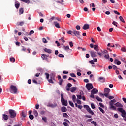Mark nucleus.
Wrapping results in <instances>:
<instances>
[{
	"mask_svg": "<svg viewBox=\"0 0 126 126\" xmlns=\"http://www.w3.org/2000/svg\"><path fill=\"white\" fill-rule=\"evenodd\" d=\"M63 117L64 118H66L67 119L69 118V116H68V115H67V113H63Z\"/></svg>",
	"mask_w": 126,
	"mask_h": 126,
	"instance_id": "c85d7f7f",
	"label": "nucleus"
},
{
	"mask_svg": "<svg viewBox=\"0 0 126 126\" xmlns=\"http://www.w3.org/2000/svg\"><path fill=\"white\" fill-rule=\"evenodd\" d=\"M91 106L92 109H93V110H94V109L96 108V106L93 103H91Z\"/></svg>",
	"mask_w": 126,
	"mask_h": 126,
	"instance_id": "473e14b6",
	"label": "nucleus"
},
{
	"mask_svg": "<svg viewBox=\"0 0 126 126\" xmlns=\"http://www.w3.org/2000/svg\"><path fill=\"white\" fill-rule=\"evenodd\" d=\"M47 57V55L46 54H42L41 58H42L43 60H45Z\"/></svg>",
	"mask_w": 126,
	"mask_h": 126,
	"instance_id": "e433bc0d",
	"label": "nucleus"
},
{
	"mask_svg": "<svg viewBox=\"0 0 126 126\" xmlns=\"http://www.w3.org/2000/svg\"><path fill=\"white\" fill-rule=\"evenodd\" d=\"M54 19H55V17H54V16L51 17V18L49 19V21L50 22H52L53 21V20H54Z\"/></svg>",
	"mask_w": 126,
	"mask_h": 126,
	"instance_id": "864d4df0",
	"label": "nucleus"
},
{
	"mask_svg": "<svg viewBox=\"0 0 126 126\" xmlns=\"http://www.w3.org/2000/svg\"><path fill=\"white\" fill-rule=\"evenodd\" d=\"M98 109H99V111H100L101 112V113H102V114H105V110H104V109H103L101 107H98Z\"/></svg>",
	"mask_w": 126,
	"mask_h": 126,
	"instance_id": "2f4dec72",
	"label": "nucleus"
},
{
	"mask_svg": "<svg viewBox=\"0 0 126 126\" xmlns=\"http://www.w3.org/2000/svg\"><path fill=\"white\" fill-rule=\"evenodd\" d=\"M99 104L100 107H101V108H105V106H104V105H103V103L100 102L99 103Z\"/></svg>",
	"mask_w": 126,
	"mask_h": 126,
	"instance_id": "4d7b16f0",
	"label": "nucleus"
},
{
	"mask_svg": "<svg viewBox=\"0 0 126 126\" xmlns=\"http://www.w3.org/2000/svg\"><path fill=\"white\" fill-rule=\"evenodd\" d=\"M29 119H30V120H33L34 119V115H33L32 114L29 115Z\"/></svg>",
	"mask_w": 126,
	"mask_h": 126,
	"instance_id": "58836bf2",
	"label": "nucleus"
},
{
	"mask_svg": "<svg viewBox=\"0 0 126 126\" xmlns=\"http://www.w3.org/2000/svg\"><path fill=\"white\" fill-rule=\"evenodd\" d=\"M32 34H34V31L33 30H31L29 33V35H31Z\"/></svg>",
	"mask_w": 126,
	"mask_h": 126,
	"instance_id": "774afa93",
	"label": "nucleus"
},
{
	"mask_svg": "<svg viewBox=\"0 0 126 126\" xmlns=\"http://www.w3.org/2000/svg\"><path fill=\"white\" fill-rule=\"evenodd\" d=\"M110 89L109 88H105L104 89V93H110Z\"/></svg>",
	"mask_w": 126,
	"mask_h": 126,
	"instance_id": "4be33fe9",
	"label": "nucleus"
},
{
	"mask_svg": "<svg viewBox=\"0 0 126 126\" xmlns=\"http://www.w3.org/2000/svg\"><path fill=\"white\" fill-rule=\"evenodd\" d=\"M77 89V88L76 87H72L70 89V91H71V92H75V91H76Z\"/></svg>",
	"mask_w": 126,
	"mask_h": 126,
	"instance_id": "2eb2a0df",
	"label": "nucleus"
},
{
	"mask_svg": "<svg viewBox=\"0 0 126 126\" xmlns=\"http://www.w3.org/2000/svg\"><path fill=\"white\" fill-rule=\"evenodd\" d=\"M69 104L71 107H72L73 108H74V104L72 103V102L69 101Z\"/></svg>",
	"mask_w": 126,
	"mask_h": 126,
	"instance_id": "c9c22d12",
	"label": "nucleus"
},
{
	"mask_svg": "<svg viewBox=\"0 0 126 126\" xmlns=\"http://www.w3.org/2000/svg\"><path fill=\"white\" fill-rule=\"evenodd\" d=\"M114 63L115 64H117V65H120L121 63V61H119L117 59L114 60Z\"/></svg>",
	"mask_w": 126,
	"mask_h": 126,
	"instance_id": "ddd939ff",
	"label": "nucleus"
},
{
	"mask_svg": "<svg viewBox=\"0 0 126 126\" xmlns=\"http://www.w3.org/2000/svg\"><path fill=\"white\" fill-rule=\"evenodd\" d=\"M119 19L120 21H122V22H123L124 23H125V20H124V18H123V17L122 16H120L119 17Z\"/></svg>",
	"mask_w": 126,
	"mask_h": 126,
	"instance_id": "f704fd0d",
	"label": "nucleus"
},
{
	"mask_svg": "<svg viewBox=\"0 0 126 126\" xmlns=\"http://www.w3.org/2000/svg\"><path fill=\"white\" fill-rule=\"evenodd\" d=\"M94 50H95L96 52H98V51H99V49H98V45L96 44L94 45Z\"/></svg>",
	"mask_w": 126,
	"mask_h": 126,
	"instance_id": "a19ab883",
	"label": "nucleus"
},
{
	"mask_svg": "<svg viewBox=\"0 0 126 126\" xmlns=\"http://www.w3.org/2000/svg\"><path fill=\"white\" fill-rule=\"evenodd\" d=\"M61 101L63 106H67V100H65L63 98V94H61Z\"/></svg>",
	"mask_w": 126,
	"mask_h": 126,
	"instance_id": "39448f33",
	"label": "nucleus"
},
{
	"mask_svg": "<svg viewBox=\"0 0 126 126\" xmlns=\"http://www.w3.org/2000/svg\"><path fill=\"white\" fill-rule=\"evenodd\" d=\"M54 24L57 28H61V27L60 26V24L59 23L57 22V21H55L54 22Z\"/></svg>",
	"mask_w": 126,
	"mask_h": 126,
	"instance_id": "a211bd4d",
	"label": "nucleus"
},
{
	"mask_svg": "<svg viewBox=\"0 0 126 126\" xmlns=\"http://www.w3.org/2000/svg\"><path fill=\"white\" fill-rule=\"evenodd\" d=\"M10 61L11 63H14L15 62V59L13 57L10 58Z\"/></svg>",
	"mask_w": 126,
	"mask_h": 126,
	"instance_id": "72a5a7b5",
	"label": "nucleus"
},
{
	"mask_svg": "<svg viewBox=\"0 0 126 126\" xmlns=\"http://www.w3.org/2000/svg\"><path fill=\"white\" fill-rule=\"evenodd\" d=\"M109 100H112V99H114V96H110L107 97Z\"/></svg>",
	"mask_w": 126,
	"mask_h": 126,
	"instance_id": "69168bd1",
	"label": "nucleus"
},
{
	"mask_svg": "<svg viewBox=\"0 0 126 126\" xmlns=\"http://www.w3.org/2000/svg\"><path fill=\"white\" fill-rule=\"evenodd\" d=\"M16 25L18 26H23V25H24V21H21V22H19L17 23Z\"/></svg>",
	"mask_w": 126,
	"mask_h": 126,
	"instance_id": "6ab92c4d",
	"label": "nucleus"
},
{
	"mask_svg": "<svg viewBox=\"0 0 126 126\" xmlns=\"http://www.w3.org/2000/svg\"><path fill=\"white\" fill-rule=\"evenodd\" d=\"M9 90L11 93H14V94H16V93H17V88L15 86L12 85H11Z\"/></svg>",
	"mask_w": 126,
	"mask_h": 126,
	"instance_id": "7ed1b4c3",
	"label": "nucleus"
},
{
	"mask_svg": "<svg viewBox=\"0 0 126 126\" xmlns=\"http://www.w3.org/2000/svg\"><path fill=\"white\" fill-rule=\"evenodd\" d=\"M60 41H62L63 43H65V40H64L63 37H62L60 39Z\"/></svg>",
	"mask_w": 126,
	"mask_h": 126,
	"instance_id": "bf43d9fd",
	"label": "nucleus"
},
{
	"mask_svg": "<svg viewBox=\"0 0 126 126\" xmlns=\"http://www.w3.org/2000/svg\"><path fill=\"white\" fill-rule=\"evenodd\" d=\"M15 6L17 9H18V8H19V6H20V3L15 2Z\"/></svg>",
	"mask_w": 126,
	"mask_h": 126,
	"instance_id": "a878e982",
	"label": "nucleus"
},
{
	"mask_svg": "<svg viewBox=\"0 0 126 126\" xmlns=\"http://www.w3.org/2000/svg\"><path fill=\"white\" fill-rule=\"evenodd\" d=\"M117 110L118 112H120L122 113L121 116L124 118V121H126V111L122 107L118 108Z\"/></svg>",
	"mask_w": 126,
	"mask_h": 126,
	"instance_id": "f257e3e1",
	"label": "nucleus"
},
{
	"mask_svg": "<svg viewBox=\"0 0 126 126\" xmlns=\"http://www.w3.org/2000/svg\"><path fill=\"white\" fill-rule=\"evenodd\" d=\"M72 34H74V35H75V36H76L78 38H79V37L80 36L79 32L77 31H73Z\"/></svg>",
	"mask_w": 126,
	"mask_h": 126,
	"instance_id": "9d476101",
	"label": "nucleus"
},
{
	"mask_svg": "<svg viewBox=\"0 0 126 126\" xmlns=\"http://www.w3.org/2000/svg\"><path fill=\"white\" fill-rule=\"evenodd\" d=\"M77 104H78L79 105H81V101L80 100H77Z\"/></svg>",
	"mask_w": 126,
	"mask_h": 126,
	"instance_id": "0e129e2a",
	"label": "nucleus"
},
{
	"mask_svg": "<svg viewBox=\"0 0 126 126\" xmlns=\"http://www.w3.org/2000/svg\"><path fill=\"white\" fill-rule=\"evenodd\" d=\"M72 101L74 103H75V100H76V96H75V94H73L72 97Z\"/></svg>",
	"mask_w": 126,
	"mask_h": 126,
	"instance_id": "393cba45",
	"label": "nucleus"
},
{
	"mask_svg": "<svg viewBox=\"0 0 126 126\" xmlns=\"http://www.w3.org/2000/svg\"><path fill=\"white\" fill-rule=\"evenodd\" d=\"M57 106H58V104H57V103H54V104L49 103L47 105V107H49L50 108H56V107H57Z\"/></svg>",
	"mask_w": 126,
	"mask_h": 126,
	"instance_id": "9b49d317",
	"label": "nucleus"
},
{
	"mask_svg": "<svg viewBox=\"0 0 126 126\" xmlns=\"http://www.w3.org/2000/svg\"><path fill=\"white\" fill-rule=\"evenodd\" d=\"M115 106H116V107H123V105L120 103V102H117L115 103Z\"/></svg>",
	"mask_w": 126,
	"mask_h": 126,
	"instance_id": "bb28decb",
	"label": "nucleus"
},
{
	"mask_svg": "<svg viewBox=\"0 0 126 126\" xmlns=\"http://www.w3.org/2000/svg\"><path fill=\"white\" fill-rule=\"evenodd\" d=\"M44 51L46 53H48V54H51L52 53V50H51V49H48L47 48L44 49Z\"/></svg>",
	"mask_w": 126,
	"mask_h": 126,
	"instance_id": "5701e85b",
	"label": "nucleus"
},
{
	"mask_svg": "<svg viewBox=\"0 0 126 126\" xmlns=\"http://www.w3.org/2000/svg\"><path fill=\"white\" fill-rule=\"evenodd\" d=\"M63 48L65 50V51H68V50H69V46H63Z\"/></svg>",
	"mask_w": 126,
	"mask_h": 126,
	"instance_id": "7c9ffc66",
	"label": "nucleus"
},
{
	"mask_svg": "<svg viewBox=\"0 0 126 126\" xmlns=\"http://www.w3.org/2000/svg\"><path fill=\"white\" fill-rule=\"evenodd\" d=\"M44 74L46 76V79H49V78L50 77V74H49V73H45Z\"/></svg>",
	"mask_w": 126,
	"mask_h": 126,
	"instance_id": "49530a36",
	"label": "nucleus"
},
{
	"mask_svg": "<svg viewBox=\"0 0 126 126\" xmlns=\"http://www.w3.org/2000/svg\"><path fill=\"white\" fill-rule=\"evenodd\" d=\"M63 80L60 79L59 82V85H62V84L63 83Z\"/></svg>",
	"mask_w": 126,
	"mask_h": 126,
	"instance_id": "13d9d810",
	"label": "nucleus"
},
{
	"mask_svg": "<svg viewBox=\"0 0 126 126\" xmlns=\"http://www.w3.org/2000/svg\"><path fill=\"white\" fill-rule=\"evenodd\" d=\"M21 116L23 117V118H26V116H27V110H23L21 113Z\"/></svg>",
	"mask_w": 126,
	"mask_h": 126,
	"instance_id": "6e6552de",
	"label": "nucleus"
},
{
	"mask_svg": "<svg viewBox=\"0 0 126 126\" xmlns=\"http://www.w3.org/2000/svg\"><path fill=\"white\" fill-rule=\"evenodd\" d=\"M98 89L94 88H93L91 93V95L90 96V98H92V99H94L95 98V96H94V94H97L98 93Z\"/></svg>",
	"mask_w": 126,
	"mask_h": 126,
	"instance_id": "f03ea898",
	"label": "nucleus"
},
{
	"mask_svg": "<svg viewBox=\"0 0 126 126\" xmlns=\"http://www.w3.org/2000/svg\"><path fill=\"white\" fill-rule=\"evenodd\" d=\"M104 58L108 60V59H109L110 58V56L109 55V54H105L104 55Z\"/></svg>",
	"mask_w": 126,
	"mask_h": 126,
	"instance_id": "ea45409f",
	"label": "nucleus"
},
{
	"mask_svg": "<svg viewBox=\"0 0 126 126\" xmlns=\"http://www.w3.org/2000/svg\"><path fill=\"white\" fill-rule=\"evenodd\" d=\"M58 57H59V58H64V55H63L62 54H59L58 55Z\"/></svg>",
	"mask_w": 126,
	"mask_h": 126,
	"instance_id": "de8ad7c7",
	"label": "nucleus"
},
{
	"mask_svg": "<svg viewBox=\"0 0 126 126\" xmlns=\"http://www.w3.org/2000/svg\"><path fill=\"white\" fill-rule=\"evenodd\" d=\"M98 81H100V82L104 83V82H106V79L103 77H100L98 78Z\"/></svg>",
	"mask_w": 126,
	"mask_h": 126,
	"instance_id": "f8f14e48",
	"label": "nucleus"
},
{
	"mask_svg": "<svg viewBox=\"0 0 126 126\" xmlns=\"http://www.w3.org/2000/svg\"><path fill=\"white\" fill-rule=\"evenodd\" d=\"M42 120L45 122V123H47V118L46 117H42Z\"/></svg>",
	"mask_w": 126,
	"mask_h": 126,
	"instance_id": "052dcab7",
	"label": "nucleus"
},
{
	"mask_svg": "<svg viewBox=\"0 0 126 126\" xmlns=\"http://www.w3.org/2000/svg\"><path fill=\"white\" fill-rule=\"evenodd\" d=\"M2 117L3 120H4L5 121H7L8 120V115L6 114H2Z\"/></svg>",
	"mask_w": 126,
	"mask_h": 126,
	"instance_id": "dca6fc26",
	"label": "nucleus"
},
{
	"mask_svg": "<svg viewBox=\"0 0 126 126\" xmlns=\"http://www.w3.org/2000/svg\"><path fill=\"white\" fill-rule=\"evenodd\" d=\"M84 117H85L86 118H87L88 119H90L92 118V116L91 115H85Z\"/></svg>",
	"mask_w": 126,
	"mask_h": 126,
	"instance_id": "8fccbe9b",
	"label": "nucleus"
},
{
	"mask_svg": "<svg viewBox=\"0 0 126 126\" xmlns=\"http://www.w3.org/2000/svg\"><path fill=\"white\" fill-rule=\"evenodd\" d=\"M76 28L77 30H80V26L79 25H77L76 26Z\"/></svg>",
	"mask_w": 126,
	"mask_h": 126,
	"instance_id": "e2e57ef3",
	"label": "nucleus"
},
{
	"mask_svg": "<svg viewBox=\"0 0 126 126\" xmlns=\"http://www.w3.org/2000/svg\"><path fill=\"white\" fill-rule=\"evenodd\" d=\"M20 1L25 2V3H30V1H29V0H20Z\"/></svg>",
	"mask_w": 126,
	"mask_h": 126,
	"instance_id": "c756f323",
	"label": "nucleus"
},
{
	"mask_svg": "<svg viewBox=\"0 0 126 126\" xmlns=\"http://www.w3.org/2000/svg\"><path fill=\"white\" fill-rule=\"evenodd\" d=\"M90 54L92 58H96L97 57V53L94 51L92 50L90 51Z\"/></svg>",
	"mask_w": 126,
	"mask_h": 126,
	"instance_id": "0eeeda50",
	"label": "nucleus"
},
{
	"mask_svg": "<svg viewBox=\"0 0 126 126\" xmlns=\"http://www.w3.org/2000/svg\"><path fill=\"white\" fill-rule=\"evenodd\" d=\"M69 45L70 47H71V48H72V47H73V43L72 42V41L70 42L69 43Z\"/></svg>",
	"mask_w": 126,
	"mask_h": 126,
	"instance_id": "09e8293b",
	"label": "nucleus"
},
{
	"mask_svg": "<svg viewBox=\"0 0 126 126\" xmlns=\"http://www.w3.org/2000/svg\"><path fill=\"white\" fill-rule=\"evenodd\" d=\"M95 99L98 101V102H103V100H102V98H100L99 96H96Z\"/></svg>",
	"mask_w": 126,
	"mask_h": 126,
	"instance_id": "cd10ccee",
	"label": "nucleus"
},
{
	"mask_svg": "<svg viewBox=\"0 0 126 126\" xmlns=\"http://www.w3.org/2000/svg\"><path fill=\"white\" fill-rule=\"evenodd\" d=\"M104 96L106 97V98H108L109 97V93H104L103 94Z\"/></svg>",
	"mask_w": 126,
	"mask_h": 126,
	"instance_id": "37998d69",
	"label": "nucleus"
},
{
	"mask_svg": "<svg viewBox=\"0 0 126 126\" xmlns=\"http://www.w3.org/2000/svg\"><path fill=\"white\" fill-rule=\"evenodd\" d=\"M91 124H93V125H94V126H97V122H96L95 121H92Z\"/></svg>",
	"mask_w": 126,
	"mask_h": 126,
	"instance_id": "3c124183",
	"label": "nucleus"
},
{
	"mask_svg": "<svg viewBox=\"0 0 126 126\" xmlns=\"http://www.w3.org/2000/svg\"><path fill=\"white\" fill-rule=\"evenodd\" d=\"M56 79V77L54 74H51L50 75V79L48 80V82L49 83H54L53 80H55Z\"/></svg>",
	"mask_w": 126,
	"mask_h": 126,
	"instance_id": "423d86ee",
	"label": "nucleus"
},
{
	"mask_svg": "<svg viewBox=\"0 0 126 126\" xmlns=\"http://www.w3.org/2000/svg\"><path fill=\"white\" fill-rule=\"evenodd\" d=\"M91 64H94L95 63V62L93 61V60H91L89 61Z\"/></svg>",
	"mask_w": 126,
	"mask_h": 126,
	"instance_id": "680f3d73",
	"label": "nucleus"
},
{
	"mask_svg": "<svg viewBox=\"0 0 126 126\" xmlns=\"http://www.w3.org/2000/svg\"><path fill=\"white\" fill-rule=\"evenodd\" d=\"M33 114L36 117H38V116L39 115V114H38V111H37V110H34L33 111Z\"/></svg>",
	"mask_w": 126,
	"mask_h": 126,
	"instance_id": "412c9836",
	"label": "nucleus"
},
{
	"mask_svg": "<svg viewBox=\"0 0 126 126\" xmlns=\"http://www.w3.org/2000/svg\"><path fill=\"white\" fill-rule=\"evenodd\" d=\"M73 32V31H68L67 33V34H69V35H71V33L72 34V32Z\"/></svg>",
	"mask_w": 126,
	"mask_h": 126,
	"instance_id": "5fc2aeb1",
	"label": "nucleus"
},
{
	"mask_svg": "<svg viewBox=\"0 0 126 126\" xmlns=\"http://www.w3.org/2000/svg\"><path fill=\"white\" fill-rule=\"evenodd\" d=\"M113 12H114V13L115 14H117V15H120V13H119V12H118L117 11L114 10Z\"/></svg>",
	"mask_w": 126,
	"mask_h": 126,
	"instance_id": "6e6d98bb",
	"label": "nucleus"
},
{
	"mask_svg": "<svg viewBox=\"0 0 126 126\" xmlns=\"http://www.w3.org/2000/svg\"><path fill=\"white\" fill-rule=\"evenodd\" d=\"M84 108H86L87 111L90 108V107H89V106L86 105H84Z\"/></svg>",
	"mask_w": 126,
	"mask_h": 126,
	"instance_id": "a18cd8bd",
	"label": "nucleus"
},
{
	"mask_svg": "<svg viewBox=\"0 0 126 126\" xmlns=\"http://www.w3.org/2000/svg\"><path fill=\"white\" fill-rule=\"evenodd\" d=\"M83 29H84V30L89 29V24H85L83 27Z\"/></svg>",
	"mask_w": 126,
	"mask_h": 126,
	"instance_id": "4468645a",
	"label": "nucleus"
},
{
	"mask_svg": "<svg viewBox=\"0 0 126 126\" xmlns=\"http://www.w3.org/2000/svg\"><path fill=\"white\" fill-rule=\"evenodd\" d=\"M42 42L44 43V44H46V43H48V41H47V39H46V38H42Z\"/></svg>",
	"mask_w": 126,
	"mask_h": 126,
	"instance_id": "79ce46f5",
	"label": "nucleus"
},
{
	"mask_svg": "<svg viewBox=\"0 0 126 126\" xmlns=\"http://www.w3.org/2000/svg\"><path fill=\"white\" fill-rule=\"evenodd\" d=\"M112 24H113V25H114L115 26H116V27H118V23L116 22V21H113L112 22Z\"/></svg>",
	"mask_w": 126,
	"mask_h": 126,
	"instance_id": "c03bdc74",
	"label": "nucleus"
},
{
	"mask_svg": "<svg viewBox=\"0 0 126 126\" xmlns=\"http://www.w3.org/2000/svg\"><path fill=\"white\" fill-rule=\"evenodd\" d=\"M61 111L63 113H64L65 112H67V109L66 108V107L63 106V107H61Z\"/></svg>",
	"mask_w": 126,
	"mask_h": 126,
	"instance_id": "f3484780",
	"label": "nucleus"
},
{
	"mask_svg": "<svg viewBox=\"0 0 126 126\" xmlns=\"http://www.w3.org/2000/svg\"><path fill=\"white\" fill-rule=\"evenodd\" d=\"M76 96H77V98L79 100H81V99H82V96H81V95L77 94Z\"/></svg>",
	"mask_w": 126,
	"mask_h": 126,
	"instance_id": "4c0bfd02",
	"label": "nucleus"
},
{
	"mask_svg": "<svg viewBox=\"0 0 126 126\" xmlns=\"http://www.w3.org/2000/svg\"><path fill=\"white\" fill-rule=\"evenodd\" d=\"M86 87L88 90H90V89H92V88H93V85L91 83H88L86 84Z\"/></svg>",
	"mask_w": 126,
	"mask_h": 126,
	"instance_id": "1a4fd4ad",
	"label": "nucleus"
},
{
	"mask_svg": "<svg viewBox=\"0 0 126 126\" xmlns=\"http://www.w3.org/2000/svg\"><path fill=\"white\" fill-rule=\"evenodd\" d=\"M87 112L90 114V115H94V112L91 110V108H89L88 110H87Z\"/></svg>",
	"mask_w": 126,
	"mask_h": 126,
	"instance_id": "aec40b11",
	"label": "nucleus"
},
{
	"mask_svg": "<svg viewBox=\"0 0 126 126\" xmlns=\"http://www.w3.org/2000/svg\"><path fill=\"white\" fill-rule=\"evenodd\" d=\"M63 125H64V126H68V124L67 123V122H63Z\"/></svg>",
	"mask_w": 126,
	"mask_h": 126,
	"instance_id": "338daca9",
	"label": "nucleus"
},
{
	"mask_svg": "<svg viewBox=\"0 0 126 126\" xmlns=\"http://www.w3.org/2000/svg\"><path fill=\"white\" fill-rule=\"evenodd\" d=\"M9 117H10V118L13 119V118H15L16 117V112L12 109L9 110Z\"/></svg>",
	"mask_w": 126,
	"mask_h": 126,
	"instance_id": "20e7f679",
	"label": "nucleus"
},
{
	"mask_svg": "<svg viewBox=\"0 0 126 126\" xmlns=\"http://www.w3.org/2000/svg\"><path fill=\"white\" fill-rule=\"evenodd\" d=\"M70 76H71V77H76V76L73 73H70Z\"/></svg>",
	"mask_w": 126,
	"mask_h": 126,
	"instance_id": "603ef678",
	"label": "nucleus"
},
{
	"mask_svg": "<svg viewBox=\"0 0 126 126\" xmlns=\"http://www.w3.org/2000/svg\"><path fill=\"white\" fill-rule=\"evenodd\" d=\"M24 12V10H23V8H20L19 9V14L21 15V14H23V13Z\"/></svg>",
	"mask_w": 126,
	"mask_h": 126,
	"instance_id": "b1692460",
	"label": "nucleus"
}]
</instances>
